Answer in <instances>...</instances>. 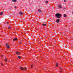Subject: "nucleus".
<instances>
[{
  "instance_id": "6",
  "label": "nucleus",
  "mask_w": 73,
  "mask_h": 73,
  "mask_svg": "<svg viewBox=\"0 0 73 73\" xmlns=\"http://www.w3.org/2000/svg\"><path fill=\"white\" fill-rule=\"evenodd\" d=\"M17 40V38H15L13 39V41H16V40Z\"/></svg>"
},
{
  "instance_id": "27",
  "label": "nucleus",
  "mask_w": 73,
  "mask_h": 73,
  "mask_svg": "<svg viewBox=\"0 0 73 73\" xmlns=\"http://www.w3.org/2000/svg\"><path fill=\"white\" fill-rule=\"evenodd\" d=\"M1 57H3V55H1Z\"/></svg>"
},
{
  "instance_id": "31",
  "label": "nucleus",
  "mask_w": 73,
  "mask_h": 73,
  "mask_svg": "<svg viewBox=\"0 0 73 73\" xmlns=\"http://www.w3.org/2000/svg\"><path fill=\"white\" fill-rule=\"evenodd\" d=\"M0 46H1L0 45Z\"/></svg>"
},
{
  "instance_id": "16",
  "label": "nucleus",
  "mask_w": 73,
  "mask_h": 73,
  "mask_svg": "<svg viewBox=\"0 0 73 73\" xmlns=\"http://www.w3.org/2000/svg\"><path fill=\"white\" fill-rule=\"evenodd\" d=\"M27 67H25L24 69V70H27Z\"/></svg>"
},
{
  "instance_id": "30",
  "label": "nucleus",
  "mask_w": 73,
  "mask_h": 73,
  "mask_svg": "<svg viewBox=\"0 0 73 73\" xmlns=\"http://www.w3.org/2000/svg\"><path fill=\"white\" fill-rule=\"evenodd\" d=\"M72 14H73V12H72Z\"/></svg>"
},
{
  "instance_id": "25",
  "label": "nucleus",
  "mask_w": 73,
  "mask_h": 73,
  "mask_svg": "<svg viewBox=\"0 0 73 73\" xmlns=\"http://www.w3.org/2000/svg\"><path fill=\"white\" fill-rule=\"evenodd\" d=\"M66 1V0H64V2H65Z\"/></svg>"
},
{
  "instance_id": "13",
  "label": "nucleus",
  "mask_w": 73,
  "mask_h": 73,
  "mask_svg": "<svg viewBox=\"0 0 73 73\" xmlns=\"http://www.w3.org/2000/svg\"><path fill=\"white\" fill-rule=\"evenodd\" d=\"M13 2H16V0H12Z\"/></svg>"
},
{
  "instance_id": "21",
  "label": "nucleus",
  "mask_w": 73,
  "mask_h": 73,
  "mask_svg": "<svg viewBox=\"0 0 73 73\" xmlns=\"http://www.w3.org/2000/svg\"><path fill=\"white\" fill-rule=\"evenodd\" d=\"M1 65H2V66H3V63H1Z\"/></svg>"
},
{
  "instance_id": "4",
  "label": "nucleus",
  "mask_w": 73,
  "mask_h": 73,
  "mask_svg": "<svg viewBox=\"0 0 73 73\" xmlns=\"http://www.w3.org/2000/svg\"><path fill=\"white\" fill-rule=\"evenodd\" d=\"M20 69L21 70H24L25 71H26V70H24V69L22 67H21Z\"/></svg>"
},
{
  "instance_id": "10",
  "label": "nucleus",
  "mask_w": 73,
  "mask_h": 73,
  "mask_svg": "<svg viewBox=\"0 0 73 73\" xmlns=\"http://www.w3.org/2000/svg\"><path fill=\"white\" fill-rule=\"evenodd\" d=\"M3 15V13L2 12L0 13V15Z\"/></svg>"
},
{
  "instance_id": "14",
  "label": "nucleus",
  "mask_w": 73,
  "mask_h": 73,
  "mask_svg": "<svg viewBox=\"0 0 73 73\" xmlns=\"http://www.w3.org/2000/svg\"><path fill=\"white\" fill-rule=\"evenodd\" d=\"M45 3L46 4H48V1H46Z\"/></svg>"
},
{
  "instance_id": "24",
  "label": "nucleus",
  "mask_w": 73,
  "mask_h": 73,
  "mask_svg": "<svg viewBox=\"0 0 73 73\" xmlns=\"http://www.w3.org/2000/svg\"><path fill=\"white\" fill-rule=\"evenodd\" d=\"M14 7L15 8H16V6H15Z\"/></svg>"
},
{
  "instance_id": "1",
  "label": "nucleus",
  "mask_w": 73,
  "mask_h": 73,
  "mask_svg": "<svg viewBox=\"0 0 73 73\" xmlns=\"http://www.w3.org/2000/svg\"><path fill=\"white\" fill-rule=\"evenodd\" d=\"M55 16L57 18L59 19V18H60L61 16V14L57 13L55 15Z\"/></svg>"
},
{
  "instance_id": "2",
  "label": "nucleus",
  "mask_w": 73,
  "mask_h": 73,
  "mask_svg": "<svg viewBox=\"0 0 73 73\" xmlns=\"http://www.w3.org/2000/svg\"><path fill=\"white\" fill-rule=\"evenodd\" d=\"M6 46H7V47L8 48H9V45H8V44L6 43Z\"/></svg>"
},
{
  "instance_id": "8",
  "label": "nucleus",
  "mask_w": 73,
  "mask_h": 73,
  "mask_svg": "<svg viewBox=\"0 0 73 73\" xmlns=\"http://www.w3.org/2000/svg\"><path fill=\"white\" fill-rule=\"evenodd\" d=\"M38 12H42V11H41V10H40L39 9L38 10Z\"/></svg>"
},
{
  "instance_id": "9",
  "label": "nucleus",
  "mask_w": 73,
  "mask_h": 73,
  "mask_svg": "<svg viewBox=\"0 0 73 73\" xmlns=\"http://www.w3.org/2000/svg\"><path fill=\"white\" fill-rule=\"evenodd\" d=\"M19 14L20 15H22L23 14V13L22 12H19Z\"/></svg>"
},
{
  "instance_id": "19",
  "label": "nucleus",
  "mask_w": 73,
  "mask_h": 73,
  "mask_svg": "<svg viewBox=\"0 0 73 73\" xmlns=\"http://www.w3.org/2000/svg\"><path fill=\"white\" fill-rule=\"evenodd\" d=\"M64 17H66V15L64 14Z\"/></svg>"
},
{
  "instance_id": "15",
  "label": "nucleus",
  "mask_w": 73,
  "mask_h": 73,
  "mask_svg": "<svg viewBox=\"0 0 73 73\" xmlns=\"http://www.w3.org/2000/svg\"><path fill=\"white\" fill-rule=\"evenodd\" d=\"M18 57V58H19V59L21 58V57L20 56H19Z\"/></svg>"
},
{
  "instance_id": "7",
  "label": "nucleus",
  "mask_w": 73,
  "mask_h": 73,
  "mask_svg": "<svg viewBox=\"0 0 73 73\" xmlns=\"http://www.w3.org/2000/svg\"><path fill=\"white\" fill-rule=\"evenodd\" d=\"M42 26H46V24H44V23H42Z\"/></svg>"
},
{
  "instance_id": "18",
  "label": "nucleus",
  "mask_w": 73,
  "mask_h": 73,
  "mask_svg": "<svg viewBox=\"0 0 73 73\" xmlns=\"http://www.w3.org/2000/svg\"><path fill=\"white\" fill-rule=\"evenodd\" d=\"M11 27H8V29H11Z\"/></svg>"
},
{
  "instance_id": "20",
  "label": "nucleus",
  "mask_w": 73,
  "mask_h": 73,
  "mask_svg": "<svg viewBox=\"0 0 73 73\" xmlns=\"http://www.w3.org/2000/svg\"><path fill=\"white\" fill-rule=\"evenodd\" d=\"M33 67V65H31V68H32Z\"/></svg>"
},
{
  "instance_id": "29",
  "label": "nucleus",
  "mask_w": 73,
  "mask_h": 73,
  "mask_svg": "<svg viewBox=\"0 0 73 73\" xmlns=\"http://www.w3.org/2000/svg\"><path fill=\"white\" fill-rule=\"evenodd\" d=\"M63 9H65V8H63Z\"/></svg>"
},
{
  "instance_id": "12",
  "label": "nucleus",
  "mask_w": 73,
  "mask_h": 73,
  "mask_svg": "<svg viewBox=\"0 0 73 73\" xmlns=\"http://www.w3.org/2000/svg\"><path fill=\"white\" fill-rule=\"evenodd\" d=\"M59 8H62V7H61V5H60L59 6Z\"/></svg>"
},
{
  "instance_id": "28",
  "label": "nucleus",
  "mask_w": 73,
  "mask_h": 73,
  "mask_svg": "<svg viewBox=\"0 0 73 73\" xmlns=\"http://www.w3.org/2000/svg\"><path fill=\"white\" fill-rule=\"evenodd\" d=\"M60 73L61 72V71H60Z\"/></svg>"
},
{
  "instance_id": "5",
  "label": "nucleus",
  "mask_w": 73,
  "mask_h": 73,
  "mask_svg": "<svg viewBox=\"0 0 73 73\" xmlns=\"http://www.w3.org/2000/svg\"><path fill=\"white\" fill-rule=\"evenodd\" d=\"M56 21L57 23H59L60 22V19H58L56 20Z\"/></svg>"
},
{
  "instance_id": "11",
  "label": "nucleus",
  "mask_w": 73,
  "mask_h": 73,
  "mask_svg": "<svg viewBox=\"0 0 73 73\" xmlns=\"http://www.w3.org/2000/svg\"><path fill=\"white\" fill-rule=\"evenodd\" d=\"M58 63H56V66H57V67H58Z\"/></svg>"
},
{
  "instance_id": "3",
  "label": "nucleus",
  "mask_w": 73,
  "mask_h": 73,
  "mask_svg": "<svg viewBox=\"0 0 73 73\" xmlns=\"http://www.w3.org/2000/svg\"><path fill=\"white\" fill-rule=\"evenodd\" d=\"M20 53V52H19V51H17L16 54H18V55H19Z\"/></svg>"
},
{
  "instance_id": "22",
  "label": "nucleus",
  "mask_w": 73,
  "mask_h": 73,
  "mask_svg": "<svg viewBox=\"0 0 73 73\" xmlns=\"http://www.w3.org/2000/svg\"><path fill=\"white\" fill-rule=\"evenodd\" d=\"M19 44H21V42H19Z\"/></svg>"
},
{
  "instance_id": "23",
  "label": "nucleus",
  "mask_w": 73,
  "mask_h": 73,
  "mask_svg": "<svg viewBox=\"0 0 73 73\" xmlns=\"http://www.w3.org/2000/svg\"><path fill=\"white\" fill-rule=\"evenodd\" d=\"M6 24H8L9 23H8V22H7Z\"/></svg>"
},
{
  "instance_id": "26",
  "label": "nucleus",
  "mask_w": 73,
  "mask_h": 73,
  "mask_svg": "<svg viewBox=\"0 0 73 73\" xmlns=\"http://www.w3.org/2000/svg\"><path fill=\"white\" fill-rule=\"evenodd\" d=\"M60 69H61V70H62V68H60Z\"/></svg>"
},
{
  "instance_id": "17",
  "label": "nucleus",
  "mask_w": 73,
  "mask_h": 73,
  "mask_svg": "<svg viewBox=\"0 0 73 73\" xmlns=\"http://www.w3.org/2000/svg\"><path fill=\"white\" fill-rule=\"evenodd\" d=\"M5 61H8L7 60V59H5Z\"/></svg>"
}]
</instances>
